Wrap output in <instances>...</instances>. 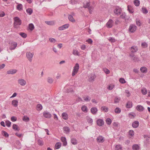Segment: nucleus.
<instances>
[{
	"label": "nucleus",
	"instance_id": "1",
	"mask_svg": "<svg viewBox=\"0 0 150 150\" xmlns=\"http://www.w3.org/2000/svg\"><path fill=\"white\" fill-rule=\"evenodd\" d=\"M13 25L14 28H17L18 26L21 25L22 21L19 17H15L13 18Z\"/></svg>",
	"mask_w": 150,
	"mask_h": 150
},
{
	"label": "nucleus",
	"instance_id": "2",
	"mask_svg": "<svg viewBox=\"0 0 150 150\" xmlns=\"http://www.w3.org/2000/svg\"><path fill=\"white\" fill-rule=\"evenodd\" d=\"M79 68V64L76 63L74 67V69L72 72V75L73 76H74L75 74L78 72Z\"/></svg>",
	"mask_w": 150,
	"mask_h": 150
},
{
	"label": "nucleus",
	"instance_id": "3",
	"mask_svg": "<svg viewBox=\"0 0 150 150\" xmlns=\"http://www.w3.org/2000/svg\"><path fill=\"white\" fill-rule=\"evenodd\" d=\"M137 29V27L135 25L131 24L129 26V31L130 32L133 33L136 31Z\"/></svg>",
	"mask_w": 150,
	"mask_h": 150
},
{
	"label": "nucleus",
	"instance_id": "4",
	"mask_svg": "<svg viewBox=\"0 0 150 150\" xmlns=\"http://www.w3.org/2000/svg\"><path fill=\"white\" fill-rule=\"evenodd\" d=\"M34 55V53H31L30 52H27L26 54L27 57L30 62H31L32 60V58Z\"/></svg>",
	"mask_w": 150,
	"mask_h": 150
},
{
	"label": "nucleus",
	"instance_id": "5",
	"mask_svg": "<svg viewBox=\"0 0 150 150\" xmlns=\"http://www.w3.org/2000/svg\"><path fill=\"white\" fill-rule=\"evenodd\" d=\"M114 13L117 15H119L121 14L122 12V10L121 8L119 7H117L114 9Z\"/></svg>",
	"mask_w": 150,
	"mask_h": 150
},
{
	"label": "nucleus",
	"instance_id": "6",
	"mask_svg": "<svg viewBox=\"0 0 150 150\" xmlns=\"http://www.w3.org/2000/svg\"><path fill=\"white\" fill-rule=\"evenodd\" d=\"M96 77V76L94 74H91L88 76V81L89 82H93L94 81Z\"/></svg>",
	"mask_w": 150,
	"mask_h": 150
},
{
	"label": "nucleus",
	"instance_id": "7",
	"mask_svg": "<svg viewBox=\"0 0 150 150\" xmlns=\"http://www.w3.org/2000/svg\"><path fill=\"white\" fill-rule=\"evenodd\" d=\"M18 83L22 86H24L26 84V81L22 79H18Z\"/></svg>",
	"mask_w": 150,
	"mask_h": 150
},
{
	"label": "nucleus",
	"instance_id": "8",
	"mask_svg": "<svg viewBox=\"0 0 150 150\" xmlns=\"http://www.w3.org/2000/svg\"><path fill=\"white\" fill-rule=\"evenodd\" d=\"M113 21L112 19H110L106 23V26L108 28L112 27Z\"/></svg>",
	"mask_w": 150,
	"mask_h": 150
},
{
	"label": "nucleus",
	"instance_id": "9",
	"mask_svg": "<svg viewBox=\"0 0 150 150\" xmlns=\"http://www.w3.org/2000/svg\"><path fill=\"white\" fill-rule=\"evenodd\" d=\"M43 116L45 118H50L51 117L52 115L51 114L47 111H45L43 114Z\"/></svg>",
	"mask_w": 150,
	"mask_h": 150
},
{
	"label": "nucleus",
	"instance_id": "10",
	"mask_svg": "<svg viewBox=\"0 0 150 150\" xmlns=\"http://www.w3.org/2000/svg\"><path fill=\"white\" fill-rule=\"evenodd\" d=\"M97 123L98 126H101L104 125V122L103 119H99L97 120Z\"/></svg>",
	"mask_w": 150,
	"mask_h": 150
},
{
	"label": "nucleus",
	"instance_id": "11",
	"mask_svg": "<svg viewBox=\"0 0 150 150\" xmlns=\"http://www.w3.org/2000/svg\"><path fill=\"white\" fill-rule=\"evenodd\" d=\"M17 71V70L16 69H11L7 72V74H13L16 73Z\"/></svg>",
	"mask_w": 150,
	"mask_h": 150
},
{
	"label": "nucleus",
	"instance_id": "12",
	"mask_svg": "<svg viewBox=\"0 0 150 150\" xmlns=\"http://www.w3.org/2000/svg\"><path fill=\"white\" fill-rule=\"evenodd\" d=\"M69 25L68 24H65L60 27H59L58 30H63L65 29L68 28L69 27Z\"/></svg>",
	"mask_w": 150,
	"mask_h": 150
},
{
	"label": "nucleus",
	"instance_id": "13",
	"mask_svg": "<svg viewBox=\"0 0 150 150\" xmlns=\"http://www.w3.org/2000/svg\"><path fill=\"white\" fill-rule=\"evenodd\" d=\"M17 44L15 42H13L11 43L10 49L11 50H14L17 47Z\"/></svg>",
	"mask_w": 150,
	"mask_h": 150
},
{
	"label": "nucleus",
	"instance_id": "14",
	"mask_svg": "<svg viewBox=\"0 0 150 150\" xmlns=\"http://www.w3.org/2000/svg\"><path fill=\"white\" fill-rule=\"evenodd\" d=\"M139 125V122L138 121H135L132 124V127L134 128H137Z\"/></svg>",
	"mask_w": 150,
	"mask_h": 150
},
{
	"label": "nucleus",
	"instance_id": "15",
	"mask_svg": "<svg viewBox=\"0 0 150 150\" xmlns=\"http://www.w3.org/2000/svg\"><path fill=\"white\" fill-rule=\"evenodd\" d=\"M136 108L138 111L140 112L144 110V107L140 105H137Z\"/></svg>",
	"mask_w": 150,
	"mask_h": 150
},
{
	"label": "nucleus",
	"instance_id": "16",
	"mask_svg": "<svg viewBox=\"0 0 150 150\" xmlns=\"http://www.w3.org/2000/svg\"><path fill=\"white\" fill-rule=\"evenodd\" d=\"M97 111L98 109L96 107L92 108L91 109V112L93 115L96 114Z\"/></svg>",
	"mask_w": 150,
	"mask_h": 150
},
{
	"label": "nucleus",
	"instance_id": "17",
	"mask_svg": "<svg viewBox=\"0 0 150 150\" xmlns=\"http://www.w3.org/2000/svg\"><path fill=\"white\" fill-rule=\"evenodd\" d=\"M131 51L132 52H135L138 50V48L136 46H133L131 47Z\"/></svg>",
	"mask_w": 150,
	"mask_h": 150
},
{
	"label": "nucleus",
	"instance_id": "18",
	"mask_svg": "<svg viewBox=\"0 0 150 150\" xmlns=\"http://www.w3.org/2000/svg\"><path fill=\"white\" fill-rule=\"evenodd\" d=\"M141 71L143 73H146L147 72V69L145 67H142L140 69Z\"/></svg>",
	"mask_w": 150,
	"mask_h": 150
},
{
	"label": "nucleus",
	"instance_id": "19",
	"mask_svg": "<svg viewBox=\"0 0 150 150\" xmlns=\"http://www.w3.org/2000/svg\"><path fill=\"white\" fill-rule=\"evenodd\" d=\"M97 141L99 142H103L104 141V138L102 136H99L97 138Z\"/></svg>",
	"mask_w": 150,
	"mask_h": 150
},
{
	"label": "nucleus",
	"instance_id": "20",
	"mask_svg": "<svg viewBox=\"0 0 150 150\" xmlns=\"http://www.w3.org/2000/svg\"><path fill=\"white\" fill-rule=\"evenodd\" d=\"M127 10L128 11L129 13H134V9L130 5H128L127 6Z\"/></svg>",
	"mask_w": 150,
	"mask_h": 150
},
{
	"label": "nucleus",
	"instance_id": "21",
	"mask_svg": "<svg viewBox=\"0 0 150 150\" xmlns=\"http://www.w3.org/2000/svg\"><path fill=\"white\" fill-rule=\"evenodd\" d=\"M61 140L63 142V145L64 146H66L67 145V143L66 138L64 137H62L61 138Z\"/></svg>",
	"mask_w": 150,
	"mask_h": 150
},
{
	"label": "nucleus",
	"instance_id": "22",
	"mask_svg": "<svg viewBox=\"0 0 150 150\" xmlns=\"http://www.w3.org/2000/svg\"><path fill=\"white\" fill-rule=\"evenodd\" d=\"M45 23L48 25H54L55 22L54 21H46Z\"/></svg>",
	"mask_w": 150,
	"mask_h": 150
},
{
	"label": "nucleus",
	"instance_id": "23",
	"mask_svg": "<svg viewBox=\"0 0 150 150\" xmlns=\"http://www.w3.org/2000/svg\"><path fill=\"white\" fill-rule=\"evenodd\" d=\"M18 101L16 100H13L12 101V104L14 107H17L18 105Z\"/></svg>",
	"mask_w": 150,
	"mask_h": 150
},
{
	"label": "nucleus",
	"instance_id": "24",
	"mask_svg": "<svg viewBox=\"0 0 150 150\" xmlns=\"http://www.w3.org/2000/svg\"><path fill=\"white\" fill-rule=\"evenodd\" d=\"M132 106V104L131 102L129 101L127 102L126 105V107L128 108H130Z\"/></svg>",
	"mask_w": 150,
	"mask_h": 150
},
{
	"label": "nucleus",
	"instance_id": "25",
	"mask_svg": "<svg viewBox=\"0 0 150 150\" xmlns=\"http://www.w3.org/2000/svg\"><path fill=\"white\" fill-rule=\"evenodd\" d=\"M83 99L84 101L86 102L89 101L91 100V98L88 96H87L86 97L83 96Z\"/></svg>",
	"mask_w": 150,
	"mask_h": 150
},
{
	"label": "nucleus",
	"instance_id": "26",
	"mask_svg": "<svg viewBox=\"0 0 150 150\" xmlns=\"http://www.w3.org/2000/svg\"><path fill=\"white\" fill-rule=\"evenodd\" d=\"M132 149L133 150H139V146L137 144H134L132 146Z\"/></svg>",
	"mask_w": 150,
	"mask_h": 150
},
{
	"label": "nucleus",
	"instance_id": "27",
	"mask_svg": "<svg viewBox=\"0 0 150 150\" xmlns=\"http://www.w3.org/2000/svg\"><path fill=\"white\" fill-rule=\"evenodd\" d=\"M86 119L88 123L91 124V125L92 124L93 121L92 118L88 117H86Z\"/></svg>",
	"mask_w": 150,
	"mask_h": 150
},
{
	"label": "nucleus",
	"instance_id": "28",
	"mask_svg": "<svg viewBox=\"0 0 150 150\" xmlns=\"http://www.w3.org/2000/svg\"><path fill=\"white\" fill-rule=\"evenodd\" d=\"M62 116L64 120H67L68 119V115L65 112L63 113L62 114Z\"/></svg>",
	"mask_w": 150,
	"mask_h": 150
},
{
	"label": "nucleus",
	"instance_id": "29",
	"mask_svg": "<svg viewBox=\"0 0 150 150\" xmlns=\"http://www.w3.org/2000/svg\"><path fill=\"white\" fill-rule=\"evenodd\" d=\"M71 142L72 144L74 145H76L77 144L76 139L74 138H72L71 139Z\"/></svg>",
	"mask_w": 150,
	"mask_h": 150
},
{
	"label": "nucleus",
	"instance_id": "30",
	"mask_svg": "<svg viewBox=\"0 0 150 150\" xmlns=\"http://www.w3.org/2000/svg\"><path fill=\"white\" fill-rule=\"evenodd\" d=\"M26 11L29 15H31L33 13V10L31 8H29L26 9Z\"/></svg>",
	"mask_w": 150,
	"mask_h": 150
},
{
	"label": "nucleus",
	"instance_id": "31",
	"mask_svg": "<svg viewBox=\"0 0 150 150\" xmlns=\"http://www.w3.org/2000/svg\"><path fill=\"white\" fill-rule=\"evenodd\" d=\"M12 127L13 129H14L15 131H19L20 129L18 128V127L17 125L15 124H14L12 126Z\"/></svg>",
	"mask_w": 150,
	"mask_h": 150
},
{
	"label": "nucleus",
	"instance_id": "32",
	"mask_svg": "<svg viewBox=\"0 0 150 150\" xmlns=\"http://www.w3.org/2000/svg\"><path fill=\"white\" fill-rule=\"evenodd\" d=\"M68 18L69 21L72 22H74L75 21V20L74 19L73 16L71 15H69Z\"/></svg>",
	"mask_w": 150,
	"mask_h": 150
},
{
	"label": "nucleus",
	"instance_id": "33",
	"mask_svg": "<svg viewBox=\"0 0 150 150\" xmlns=\"http://www.w3.org/2000/svg\"><path fill=\"white\" fill-rule=\"evenodd\" d=\"M81 109L82 111L84 112H86L88 111L87 108L85 105L82 106Z\"/></svg>",
	"mask_w": 150,
	"mask_h": 150
},
{
	"label": "nucleus",
	"instance_id": "34",
	"mask_svg": "<svg viewBox=\"0 0 150 150\" xmlns=\"http://www.w3.org/2000/svg\"><path fill=\"white\" fill-rule=\"evenodd\" d=\"M64 130L65 133H69L70 131V129L69 127H65L63 128Z\"/></svg>",
	"mask_w": 150,
	"mask_h": 150
},
{
	"label": "nucleus",
	"instance_id": "35",
	"mask_svg": "<svg viewBox=\"0 0 150 150\" xmlns=\"http://www.w3.org/2000/svg\"><path fill=\"white\" fill-rule=\"evenodd\" d=\"M61 146V144L59 142L57 143L55 145V148L56 149H58L60 148Z\"/></svg>",
	"mask_w": 150,
	"mask_h": 150
},
{
	"label": "nucleus",
	"instance_id": "36",
	"mask_svg": "<svg viewBox=\"0 0 150 150\" xmlns=\"http://www.w3.org/2000/svg\"><path fill=\"white\" fill-rule=\"evenodd\" d=\"M17 9L19 11H21L22 9L23 6L21 4H19L17 6H16Z\"/></svg>",
	"mask_w": 150,
	"mask_h": 150
},
{
	"label": "nucleus",
	"instance_id": "37",
	"mask_svg": "<svg viewBox=\"0 0 150 150\" xmlns=\"http://www.w3.org/2000/svg\"><path fill=\"white\" fill-rule=\"evenodd\" d=\"M23 120L25 122H28L29 121V118L27 116H24L22 118Z\"/></svg>",
	"mask_w": 150,
	"mask_h": 150
},
{
	"label": "nucleus",
	"instance_id": "38",
	"mask_svg": "<svg viewBox=\"0 0 150 150\" xmlns=\"http://www.w3.org/2000/svg\"><path fill=\"white\" fill-rule=\"evenodd\" d=\"M129 135V137H130L134 136V132L133 130H130L128 132Z\"/></svg>",
	"mask_w": 150,
	"mask_h": 150
},
{
	"label": "nucleus",
	"instance_id": "39",
	"mask_svg": "<svg viewBox=\"0 0 150 150\" xmlns=\"http://www.w3.org/2000/svg\"><path fill=\"white\" fill-rule=\"evenodd\" d=\"M28 27L29 29L31 31L33 30L34 28V26L33 23H30L29 24Z\"/></svg>",
	"mask_w": 150,
	"mask_h": 150
},
{
	"label": "nucleus",
	"instance_id": "40",
	"mask_svg": "<svg viewBox=\"0 0 150 150\" xmlns=\"http://www.w3.org/2000/svg\"><path fill=\"white\" fill-rule=\"evenodd\" d=\"M101 110L105 112H107L108 111V108L105 106H102L101 108Z\"/></svg>",
	"mask_w": 150,
	"mask_h": 150
},
{
	"label": "nucleus",
	"instance_id": "41",
	"mask_svg": "<svg viewBox=\"0 0 150 150\" xmlns=\"http://www.w3.org/2000/svg\"><path fill=\"white\" fill-rule=\"evenodd\" d=\"M2 134L6 137H8L9 136L8 134L6 132L4 131H2L1 132Z\"/></svg>",
	"mask_w": 150,
	"mask_h": 150
},
{
	"label": "nucleus",
	"instance_id": "42",
	"mask_svg": "<svg viewBox=\"0 0 150 150\" xmlns=\"http://www.w3.org/2000/svg\"><path fill=\"white\" fill-rule=\"evenodd\" d=\"M112 120L110 118H107L106 120V122L108 125H110L112 122Z\"/></svg>",
	"mask_w": 150,
	"mask_h": 150
},
{
	"label": "nucleus",
	"instance_id": "43",
	"mask_svg": "<svg viewBox=\"0 0 150 150\" xmlns=\"http://www.w3.org/2000/svg\"><path fill=\"white\" fill-rule=\"evenodd\" d=\"M134 5L136 6H139L140 4V1L139 0H135L134 1Z\"/></svg>",
	"mask_w": 150,
	"mask_h": 150
},
{
	"label": "nucleus",
	"instance_id": "44",
	"mask_svg": "<svg viewBox=\"0 0 150 150\" xmlns=\"http://www.w3.org/2000/svg\"><path fill=\"white\" fill-rule=\"evenodd\" d=\"M19 35L24 38H26L27 36V34L24 33H20Z\"/></svg>",
	"mask_w": 150,
	"mask_h": 150
},
{
	"label": "nucleus",
	"instance_id": "45",
	"mask_svg": "<svg viewBox=\"0 0 150 150\" xmlns=\"http://www.w3.org/2000/svg\"><path fill=\"white\" fill-rule=\"evenodd\" d=\"M108 40L110 42H116V40L113 37H109Z\"/></svg>",
	"mask_w": 150,
	"mask_h": 150
},
{
	"label": "nucleus",
	"instance_id": "46",
	"mask_svg": "<svg viewBox=\"0 0 150 150\" xmlns=\"http://www.w3.org/2000/svg\"><path fill=\"white\" fill-rule=\"evenodd\" d=\"M47 81L48 83H51L53 82V79L50 77H48L47 78Z\"/></svg>",
	"mask_w": 150,
	"mask_h": 150
},
{
	"label": "nucleus",
	"instance_id": "47",
	"mask_svg": "<svg viewBox=\"0 0 150 150\" xmlns=\"http://www.w3.org/2000/svg\"><path fill=\"white\" fill-rule=\"evenodd\" d=\"M115 148L116 150H122V147L120 145H116Z\"/></svg>",
	"mask_w": 150,
	"mask_h": 150
},
{
	"label": "nucleus",
	"instance_id": "48",
	"mask_svg": "<svg viewBox=\"0 0 150 150\" xmlns=\"http://www.w3.org/2000/svg\"><path fill=\"white\" fill-rule=\"evenodd\" d=\"M121 111V110L118 107H117L115 110V112L117 113H119Z\"/></svg>",
	"mask_w": 150,
	"mask_h": 150
},
{
	"label": "nucleus",
	"instance_id": "49",
	"mask_svg": "<svg viewBox=\"0 0 150 150\" xmlns=\"http://www.w3.org/2000/svg\"><path fill=\"white\" fill-rule=\"evenodd\" d=\"M142 12L145 14L147 13L148 12V11L146 8L145 7H143L142 8Z\"/></svg>",
	"mask_w": 150,
	"mask_h": 150
},
{
	"label": "nucleus",
	"instance_id": "50",
	"mask_svg": "<svg viewBox=\"0 0 150 150\" xmlns=\"http://www.w3.org/2000/svg\"><path fill=\"white\" fill-rule=\"evenodd\" d=\"M141 91L143 95H146L147 92V91L145 88H144L142 89Z\"/></svg>",
	"mask_w": 150,
	"mask_h": 150
},
{
	"label": "nucleus",
	"instance_id": "51",
	"mask_svg": "<svg viewBox=\"0 0 150 150\" xmlns=\"http://www.w3.org/2000/svg\"><path fill=\"white\" fill-rule=\"evenodd\" d=\"M120 82L121 83L123 84L126 82L125 79L122 78H120L119 80Z\"/></svg>",
	"mask_w": 150,
	"mask_h": 150
},
{
	"label": "nucleus",
	"instance_id": "52",
	"mask_svg": "<svg viewBox=\"0 0 150 150\" xmlns=\"http://www.w3.org/2000/svg\"><path fill=\"white\" fill-rule=\"evenodd\" d=\"M49 40L51 42L55 43L56 42V40L53 38H49Z\"/></svg>",
	"mask_w": 150,
	"mask_h": 150
},
{
	"label": "nucleus",
	"instance_id": "53",
	"mask_svg": "<svg viewBox=\"0 0 150 150\" xmlns=\"http://www.w3.org/2000/svg\"><path fill=\"white\" fill-rule=\"evenodd\" d=\"M120 100V98L117 97H115L114 99V103H119Z\"/></svg>",
	"mask_w": 150,
	"mask_h": 150
},
{
	"label": "nucleus",
	"instance_id": "54",
	"mask_svg": "<svg viewBox=\"0 0 150 150\" xmlns=\"http://www.w3.org/2000/svg\"><path fill=\"white\" fill-rule=\"evenodd\" d=\"M37 108L38 110H41L42 108V106L41 104H38L37 105Z\"/></svg>",
	"mask_w": 150,
	"mask_h": 150
},
{
	"label": "nucleus",
	"instance_id": "55",
	"mask_svg": "<svg viewBox=\"0 0 150 150\" xmlns=\"http://www.w3.org/2000/svg\"><path fill=\"white\" fill-rule=\"evenodd\" d=\"M6 123V125L8 127H9L11 126V122H10L8 120L6 121L5 122Z\"/></svg>",
	"mask_w": 150,
	"mask_h": 150
},
{
	"label": "nucleus",
	"instance_id": "56",
	"mask_svg": "<svg viewBox=\"0 0 150 150\" xmlns=\"http://www.w3.org/2000/svg\"><path fill=\"white\" fill-rule=\"evenodd\" d=\"M70 2L72 4H75L77 3V0H71Z\"/></svg>",
	"mask_w": 150,
	"mask_h": 150
},
{
	"label": "nucleus",
	"instance_id": "57",
	"mask_svg": "<svg viewBox=\"0 0 150 150\" xmlns=\"http://www.w3.org/2000/svg\"><path fill=\"white\" fill-rule=\"evenodd\" d=\"M114 85H110L108 86V89L109 90H112L114 87Z\"/></svg>",
	"mask_w": 150,
	"mask_h": 150
},
{
	"label": "nucleus",
	"instance_id": "58",
	"mask_svg": "<svg viewBox=\"0 0 150 150\" xmlns=\"http://www.w3.org/2000/svg\"><path fill=\"white\" fill-rule=\"evenodd\" d=\"M17 117L14 116H12L11 117V120L12 122H15L17 120Z\"/></svg>",
	"mask_w": 150,
	"mask_h": 150
},
{
	"label": "nucleus",
	"instance_id": "59",
	"mask_svg": "<svg viewBox=\"0 0 150 150\" xmlns=\"http://www.w3.org/2000/svg\"><path fill=\"white\" fill-rule=\"evenodd\" d=\"M136 23L137 25L140 26L141 25V23L139 20L138 19H136Z\"/></svg>",
	"mask_w": 150,
	"mask_h": 150
},
{
	"label": "nucleus",
	"instance_id": "60",
	"mask_svg": "<svg viewBox=\"0 0 150 150\" xmlns=\"http://www.w3.org/2000/svg\"><path fill=\"white\" fill-rule=\"evenodd\" d=\"M38 144L40 145H42L43 144V142L41 139H39L38 140Z\"/></svg>",
	"mask_w": 150,
	"mask_h": 150
},
{
	"label": "nucleus",
	"instance_id": "61",
	"mask_svg": "<svg viewBox=\"0 0 150 150\" xmlns=\"http://www.w3.org/2000/svg\"><path fill=\"white\" fill-rule=\"evenodd\" d=\"M79 53L78 51L76 50H74L73 51V54L74 55H79Z\"/></svg>",
	"mask_w": 150,
	"mask_h": 150
},
{
	"label": "nucleus",
	"instance_id": "62",
	"mask_svg": "<svg viewBox=\"0 0 150 150\" xmlns=\"http://www.w3.org/2000/svg\"><path fill=\"white\" fill-rule=\"evenodd\" d=\"M141 45L143 47H147V44L145 42H142L141 44Z\"/></svg>",
	"mask_w": 150,
	"mask_h": 150
},
{
	"label": "nucleus",
	"instance_id": "63",
	"mask_svg": "<svg viewBox=\"0 0 150 150\" xmlns=\"http://www.w3.org/2000/svg\"><path fill=\"white\" fill-rule=\"evenodd\" d=\"M104 71L107 74H108L110 73V71L107 69H104Z\"/></svg>",
	"mask_w": 150,
	"mask_h": 150
},
{
	"label": "nucleus",
	"instance_id": "64",
	"mask_svg": "<svg viewBox=\"0 0 150 150\" xmlns=\"http://www.w3.org/2000/svg\"><path fill=\"white\" fill-rule=\"evenodd\" d=\"M126 16V14L125 13H122L120 16V18H125Z\"/></svg>",
	"mask_w": 150,
	"mask_h": 150
}]
</instances>
